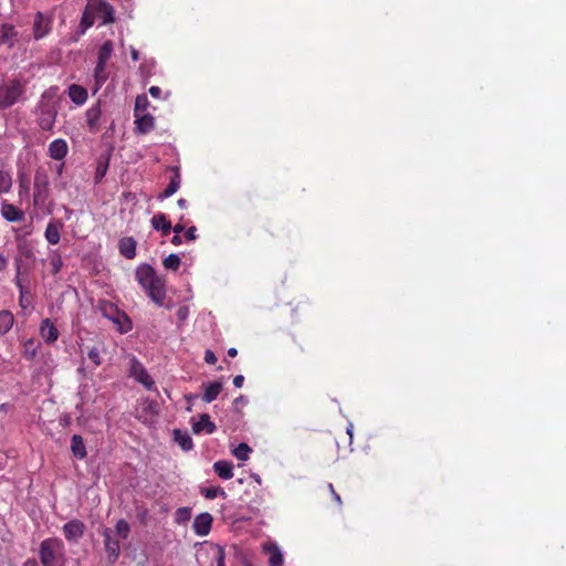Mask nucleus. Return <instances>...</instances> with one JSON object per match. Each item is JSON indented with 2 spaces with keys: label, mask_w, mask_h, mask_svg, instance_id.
I'll use <instances>...</instances> for the list:
<instances>
[{
  "label": "nucleus",
  "mask_w": 566,
  "mask_h": 566,
  "mask_svg": "<svg viewBox=\"0 0 566 566\" xmlns=\"http://www.w3.org/2000/svg\"><path fill=\"white\" fill-rule=\"evenodd\" d=\"M196 231H197V228L196 227H190L188 228L186 231H185V238L187 241H193L197 235H196Z\"/></svg>",
  "instance_id": "09e8293b"
},
{
  "label": "nucleus",
  "mask_w": 566,
  "mask_h": 566,
  "mask_svg": "<svg viewBox=\"0 0 566 566\" xmlns=\"http://www.w3.org/2000/svg\"><path fill=\"white\" fill-rule=\"evenodd\" d=\"M87 96V91L81 85L72 84L69 87V97L76 105H83Z\"/></svg>",
  "instance_id": "b1692460"
},
{
  "label": "nucleus",
  "mask_w": 566,
  "mask_h": 566,
  "mask_svg": "<svg viewBox=\"0 0 566 566\" xmlns=\"http://www.w3.org/2000/svg\"><path fill=\"white\" fill-rule=\"evenodd\" d=\"M107 167H108V164H98L97 168H96V175H95V181L96 182H99L103 177L105 176L106 174V170H107Z\"/></svg>",
  "instance_id": "a18cd8bd"
},
{
  "label": "nucleus",
  "mask_w": 566,
  "mask_h": 566,
  "mask_svg": "<svg viewBox=\"0 0 566 566\" xmlns=\"http://www.w3.org/2000/svg\"><path fill=\"white\" fill-rule=\"evenodd\" d=\"M90 9L95 13V17L101 19L102 24H109L115 22V10L113 6L106 0H88Z\"/></svg>",
  "instance_id": "423d86ee"
},
{
  "label": "nucleus",
  "mask_w": 566,
  "mask_h": 566,
  "mask_svg": "<svg viewBox=\"0 0 566 566\" xmlns=\"http://www.w3.org/2000/svg\"><path fill=\"white\" fill-rule=\"evenodd\" d=\"M129 376L148 390H156L155 381L139 359L133 356L129 359Z\"/></svg>",
  "instance_id": "39448f33"
},
{
  "label": "nucleus",
  "mask_w": 566,
  "mask_h": 566,
  "mask_svg": "<svg viewBox=\"0 0 566 566\" xmlns=\"http://www.w3.org/2000/svg\"><path fill=\"white\" fill-rule=\"evenodd\" d=\"M148 106V99L145 95H138L135 101V114L145 111Z\"/></svg>",
  "instance_id": "37998d69"
},
{
  "label": "nucleus",
  "mask_w": 566,
  "mask_h": 566,
  "mask_svg": "<svg viewBox=\"0 0 566 566\" xmlns=\"http://www.w3.org/2000/svg\"><path fill=\"white\" fill-rule=\"evenodd\" d=\"M50 265L52 268V273L57 274L63 265L62 258L57 252H53L52 256L50 258Z\"/></svg>",
  "instance_id": "a19ab883"
},
{
  "label": "nucleus",
  "mask_w": 566,
  "mask_h": 566,
  "mask_svg": "<svg viewBox=\"0 0 566 566\" xmlns=\"http://www.w3.org/2000/svg\"><path fill=\"white\" fill-rule=\"evenodd\" d=\"M213 469L218 476L223 480H229L233 476V465L230 461H217L213 464Z\"/></svg>",
  "instance_id": "a878e982"
},
{
  "label": "nucleus",
  "mask_w": 566,
  "mask_h": 566,
  "mask_svg": "<svg viewBox=\"0 0 566 566\" xmlns=\"http://www.w3.org/2000/svg\"><path fill=\"white\" fill-rule=\"evenodd\" d=\"M202 494L205 495L206 499L213 500L218 495L224 496L226 492L220 486H212V488H207V489L202 490Z\"/></svg>",
  "instance_id": "ea45409f"
},
{
  "label": "nucleus",
  "mask_w": 566,
  "mask_h": 566,
  "mask_svg": "<svg viewBox=\"0 0 566 566\" xmlns=\"http://www.w3.org/2000/svg\"><path fill=\"white\" fill-rule=\"evenodd\" d=\"M21 252L22 254L25 256V258H31L33 252L30 248H25V249H21Z\"/></svg>",
  "instance_id": "680f3d73"
},
{
  "label": "nucleus",
  "mask_w": 566,
  "mask_h": 566,
  "mask_svg": "<svg viewBox=\"0 0 566 566\" xmlns=\"http://www.w3.org/2000/svg\"><path fill=\"white\" fill-rule=\"evenodd\" d=\"M217 566H226L223 549H219L218 552Z\"/></svg>",
  "instance_id": "864d4df0"
},
{
  "label": "nucleus",
  "mask_w": 566,
  "mask_h": 566,
  "mask_svg": "<svg viewBox=\"0 0 566 566\" xmlns=\"http://www.w3.org/2000/svg\"><path fill=\"white\" fill-rule=\"evenodd\" d=\"M177 205L180 209H186L188 203H187V200L184 199V198H180L178 201H177Z\"/></svg>",
  "instance_id": "052dcab7"
},
{
  "label": "nucleus",
  "mask_w": 566,
  "mask_h": 566,
  "mask_svg": "<svg viewBox=\"0 0 566 566\" xmlns=\"http://www.w3.org/2000/svg\"><path fill=\"white\" fill-rule=\"evenodd\" d=\"M223 385L220 381H213L206 386L205 392L202 395V400L207 403L212 402L217 399V397L222 391Z\"/></svg>",
  "instance_id": "393cba45"
},
{
  "label": "nucleus",
  "mask_w": 566,
  "mask_h": 566,
  "mask_svg": "<svg viewBox=\"0 0 566 566\" xmlns=\"http://www.w3.org/2000/svg\"><path fill=\"white\" fill-rule=\"evenodd\" d=\"M170 170L172 172V176L169 179V185L167 188L158 196L159 200H164L166 198H169L175 192L178 191L181 182V176L178 167H170Z\"/></svg>",
  "instance_id": "9b49d317"
},
{
  "label": "nucleus",
  "mask_w": 566,
  "mask_h": 566,
  "mask_svg": "<svg viewBox=\"0 0 566 566\" xmlns=\"http://www.w3.org/2000/svg\"><path fill=\"white\" fill-rule=\"evenodd\" d=\"M243 382H244V377L242 375H237L234 376L233 378V385L237 387V388H241L243 386Z\"/></svg>",
  "instance_id": "603ef678"
},
{
  "label": "nucleus",
  "mask_w": 566,
  "mask_h": 566,
  "mask_svg": "<svg viewBox=\"0 0 566 566\" xmlns=\"http://www.w3.org/2000/svg\"><path fill=\"white\" fill-rule=\"evenodd\" d=\"M25 83L12 80L0 86V108H8L18 102L24 93Z\"/></svg>",
  "instance_id": "20e7f679"
},
{
  "label": "nucleus",
  "mask_w": 566,
  "mask_h": 566,
  "mask_svg": "<svg viewBox=\"0 0 566 566\" xmlns=\"http://www.w3.org/2000/svg\"><path fill=\"white\" fill-rule=\"evenodd\" d=\"M84 530V523L75 518L64 524L63 534L69 542H77L83 536Z\"/></svg>",
  "instance_id": "0eeeda50"
},
{
  "label": "nucleus",
  "mask_w": 566,
  "mask_h": 566,
  "mask_svg": "<svg viewBox=\"0 0 566 566\" xmlns=\"http://www.w3.org/2000/svg\"><path fill=\"white\" fill-rule=\"evenodd\" d=\"M62 170H63V165H60L59 168H57V174L61 175Z\"/></svg>",
  "instance_id": "69168bd1"
},
{
  "label": "nucleus",
  "mask_w": 566,
  "mask_h": 566,
  "mask_svg": "<svg viewBox=\"0 0 566 566\" xmlns=\"http://www.w3.org/2000/svg\"><path fill=\"white\" fill-rule=\"evenodd\" d=\"M71 451H72V454L78 460H83L86 458L87 451H86V447H85L82 436L74 434L72 437Z\"/></svg>",
  "instance_id": "5701e85b"
},
{
  "label": "nucleus",
  "mask_w": 566,
  "mask_h": 566,
  "mask_svg": "<svg viewBox=\"0 0 566 566\" xmlns=\"http://www.w3.org/2000/svg\"><path fill=\"white\" fill-rule=\"evenodd\" d=\"M87 357L94 364L95 367H98L102 364L101 350L98 347H92L87 352Z\"/></svg>",
  "instance_id": "79ce46f5"
},
{
  "label": "nucleus",
  "mask_w": 566,
  "mask_h": 566,
  "mask_svg": "<svg viewBox=\"0 0 566 566\" xmlns=\"http://www.w3.org/2000/svg\"><path fill=\"white\" fill-rule=\"evenodd\" d=\"M252 452V449L245 442H241L238 444V447L233 450V455L241 461H245L249 459L250 453Z\"/></svg>",
  "instance_id": "72a5a7b5"
},
{
  "label": "nucleus",
  "mask_w": 566,
  "mask_h": 566,
  "mask_svg": "<svg viewBox=\"0 0 566 566\" xmlns=\"http://www.w3.org/2000/svg\"><path fill=\"white\" fill-rule=\"evenodd\" d=\"M244 401V397L243 396H240L238 397L235 400H234V403H240V402H243Z\"/></svg>",
  "instance_id": "0e129e2a"
},
{
  "label": "nucleus",
  "mask_w": 566,
  "mask_h": 566,
  "mask_svg": "<svg viewBox=\"0 0 566 566\" xmlns=\"http://www.w3.org/2000/svg\"><path fill=\"white\" fill-rule=\"evenodd\" d=\"M23 355L28 359H33L36 354L35 343L32 338L24 342Z\"/></svg>",
  "instance_id": "58836bf2"
},
{
  "label": "nucleus",
  "mask_w": 566,
  "mask_h": 566,
  "mask_svg": "<svg viewBox=\"0 0 566 566\" xmlns=\"http://www.w3.org/2000/svg\"><path fill=\"white\" fill-rule=\"evenodd\" d=\"M95 13L90 9V2L87 3L82 18L80 25L82 28V31L85 32L88 28H91L94 24Z\"/></svg>",
  "instance_id": "473e14b6"
},
{
  "label": "nucleus",
  "mask_w": 566,
  "mask_h": 566,
  "mask_svg": "<svg viewBox=\"0 0 566 566\" xmlns=\"http://www.w3.org/2000/svg\"><path fill=\"white\" fill-rule=\"evenodd\" d=\"M106 69H103L99 71L98 69V63L96 64L95 66V70H94V75H95V81L97 84H103L106 78H107V75H106V72H105Z\"/></svg>",
  "instance_id": "c03bdc74"
},
{
  "label": "nucleus",
  "mask_w": 566,
  "mask_h": 566,
  "mask_svg": "<svg viewBox=\"0 0 566 566\" xmlns=\"http://www.w3.org/2000/svg\"><path fill=\"white\" fill-rule=\"evenodd\" d=\"M50 180L45 168L39 167L34 174L33 184V203L34 206H44L50 196Z\"/></svg>",
  "instance_id": "7ed1b4c3"
},
{
  "label": "nucleus",
  "mask_w": 566,
  "mask_h": 566,
  "mask_svg": "<svg viewBox=\"0 0 566 566\" xmlns=\"http://www.w3.org/2000/svg\"><path fill=\"white\" fill-rule=\"evenodd\" d=\"M56 117V111L51 105H44L40 109V115L38 118L39 127L42 130H51L53 128L54 122Z\"/></svg>",
  "instance_id": "1a4fd4ad"
},
{
  "label": "nucleus",
  "mask_w": 566,
  "mask_h": 566,
  "mask_svg": "<svg viewBox=\"0 0 566 566\" xmlns=\"http://www.w3.org/2000/svg\"><path fill=\"white\" fill-rule=\"evenodd\" d=\"M22 566H39V564L35 559L29 558L22 564Z\"/></svg>",
  "instance_id": "bf43d9fd"
},
{
  "label": "nucleus",
  "mask_w": 566,
  "mask_h": 566,
  "mask_svg": "<svg viewBox=\"0 0 566 566\" xmlns=\"http://www.w3.org/2000/svg\"><path fill=\"white\" fill-rule=\"evenodd\" d=\"M216 424L210 420V416L208 413H201L199 416V420L192 423L193 433L198 434L202 431L211 434L216 431Z\"/></svg>",
  "instance_id": "a211bd4d"
},
{
  "label": "nucleus",
  "mask_w": 566,
  "mask_h": 566,
  "mask_svg": "<svg viewBox=\"0 0 566 566\" xmlns=\"http://www.w3.org/2000/svg\"><path fill=\"white\" fill-rule=\"evenodd\" d=\"M1 214L9 222H19L24 220V212L7 201L1 205Z\"/></svg>",
  "instance_id": "4468645a"
},
{
  "label": "nucleus",
  "mask_w": 566,
  "mask_h": 566,
  "mask_svg": "<svg viewBox=\"0 0 566 566\" xmlns=\"http://www.w3.org/2000/svg\"><path fill=\"white\" fill-rule=\"evenodd\" d=\"M13 179L9 170L0 169V195L10 192Z\"/></svg>",
  "instance_id": "7c9ffc66"
},
{
  "label": "nucleus",
  "mask_w": 566,
  "mask_h": 566,
  "mask_svg": "<svg viewBox=\"0 0 566 566\" xmlns=\"http://www.w3.org/2000/svg\"><path fill=\"white\" fill-rule=\"evenodd\" d=\"M112 533H113L112 530L106 528L103 532V536H104V545H105V551L107 553V556L111 562H115V560H117V558L119 556L120 545H119L118 539L113 538Z\"/></svg>",
  "instance_id": "6e6552de"
},
{
  "label": "nucleus",
  "mask_w": 566,
  "mask_h": 566,
  "mask_svg": "<svg viewBox=\"0 0 566 566\" xmlns=\"http://www.w3.org/2000/svg\"><path fill=\"white\" fill-rule=\"evenodd\" d=\"M205 361L209 365H213L216 364L217 361V356L214 355V353L210 349H207L205 352Z\"/></svg>",
  "instance_id": "de8ad7c7"
},
{
  "label": "nucleus",
  "mask_w": 566,
  "mask_h": 566,
  "mask_svg": "<svg viewBox=\"0 0 566 566\" xmlns=\"http://www.w3.org/2000/svg\"><path fill=\"white\" fill-rule=\"evenodd\" d=\"M151 226L155 230L161 231L163 237L169 235L172 229L171 222L161 212L153 217Z\"/></svg>",
  "instance_id": "6ab92c4d"
},
{
  "label": "nucleus",
  "mask_w": 566,
  "mask_h": 566,
  "mask_svg": "<svg viewBox=\"0 0 566 566\" xmlns=\"http://www.w3.org/2000/svg\"><path fill=\"white\" fill-rule=\"evenodd\" d=\"M61 224L57 222H49L44 232L45 239L50 244H57L61 238Z\"/></svg>",
  "instance_id": "c85d7f7f"
},
{
  "label": "nucleus",
  "mask_w": 566,
  "mask_h": 566,
  "mask_svg": "<svg viewBox=\"0 0 566 566\" xmlns=\"http://www.w3.org/2000/svg\"><path fill=\"white\" fill-rule=\"evenodd\" d=\"M69 147L64 139L57 138L50 143L49 155L52 159L61 160L67 154Z\"/></svg>",
  "instance_id": "f3484780"
},
{
  "label": "nucleus",
  "mask_w": 566,
  "mask_h": 566,
  "mask_svg": "<svg viewBox=\"0 0 566 566\" xmlns=\"http://www.w3.org/2000/svg\"><path fill=\"white\" fill-rule=\"evenodd\" d=\"M191 518V509L184 506L177 509L175 513V522L177 524H185Z\"/></svg>",
  "instance_id": "f704fd0d"
},
{
  "label": "nucleus",
  "mask_w": 566,
  "mask_h": 566,
  "mask_svg": "<svg viewBox=\"0 0 566 566\" xmlns=\"http://www.w3.org/2000/svg\"><path fill=\"white\" fill-rule=\"evenodd\" d=\"M50 21L44 18L42 12H38L33 22V35L36 40L45 36L50 31Z\"/></svg>",
  "instance_id": "2eb2a0df"
},
{
  "label": "nucleus",
  "mask_w": 566,
  "mask_h": 566,
  "mask_svg": "<svg viewBox=\"0 0 566 566\" xmlns=\"http://www.w3.org/2000/svg\"><path fill=\"white\" fill-rule=\"evenodd\" d=\"M264 552L269 555L270 566H282L284 557L280 547L275 544H269L263 547Z\"/></svg>",
  "instance_id": "aec40b11"
},
{
  "label": "nucleus",
  "mask_w": 566,
  "mask_h": 566,
  "mask_svg": "<svg viewBox=\"0 0 566 566\" xmlns=\"http://www.w3.org/2000/svg\"><path fill=\"white\" fill-rule=\"evenodd\" d=\"M136 241L132 237H125L119 241V252L126 259H134L136 256Z\"/></svg>",
  "instance_id": "412c9836"
},
{
  "label": "nucleus",
  "mask_w": 566,
  "mask_h": 566,
  "mask_svg": "<svg viewBox=\"0 0 566 566\" xmlns=\"http://www.w3.org/2000/svg\"><path fill=\"white\" fill-rule=\"evenodd\" d=\"M17 32L14 27L11 24H2L0 28V45H9L13 44V39L15 38Z\"/></svg>",
  "instance_id": "cd10ccee"
},
{
  "label": "nucleus",
  "mask_w": 566,
  "mask_h": 566,
  "mask_svg": "<svg viewBox=\"0 0 566 566\" xmlns=\"http://www.w3.org/2000/svg\"><path fill=\"white\" fill-rule=\"evenodd\" d=\"M174 440L179 444V447L185 450V451H189L193 448V443H192V439L191 437L180 430V429H175L174 430Z\"/></svg>",
  "instance_id": "bb28decb"
},
{
  "label": "nucleus",
  "mask_w": 566,
  "mask_h": 566,
  "mask_svg": "<svg viewBox=\"0 0 566 566\" xmlns=\"http://www.w3.org/2000/svg\"><path fill=\"white\" fill-rule=\"evenodd\" d=\"M114 45L111 40L105 41L98 50L97 63L99 71L106 69V63L111 59Z\"/></svg>",
  "instance_id": "4be33fe9"
},
{
  "label": "nucleus",
  "mask_w": 566,
  "mask_h": 566,
  "mask_svg": "<svg viewBox=\"0 0 566 566\" xmlns=\"http://www.w3.org/2000/svg\"><path fill=\"white\" fill-rule=\"evenodd\" d=\"M40 335L46 344H53L59 338V331L50 318H45L40 325Z\"/></svg>",
  "instance_id": "f8f14e48"
},
{
  "label": "nucleus",
  "mask_w": 566,
  "mask_h": 566,
  "mask_svg": "<svg viewBox=\"0 0 566 566\" xmlns=\"http://www.w3.org/2000/svg\"><path fill=\"white\" fill-rule=\"evenodd\" d=\"M130 57L135 62L139 60V53L135 48L130 49Z\"/></svg>",
  "instance_id": "13d9d810"
},
{
  "label": "nucleus",
  "mask_w": 566,
  "mask_h": 566,
  "mask_svg": "<svg viewBox=\"0 0 566 566\" xmlns=\"http://www.w3.org/2000/svg\"><path fill=\"white\" fill-rule=\"evenodd\" d=\"M14 317L10 311H0V335L7 334L13 326Z\"/></svg>",
  "instance_id": "c756f323"
},
{
  "label": "nucleus",
  "mask_w": 566,
  "mask_h": 566,
  "mask_svg": "<svg viewBox=\"0 0 566 566\" xmlns=\"http://www.w3.org/2000/svg\"><path fill=\"white\" fill-rule=\"evenodd\" d=\"M170 242L174 245H179L182 243V239H181L180 234L175 233V235L171 238Z\"/></svg>",
  "instance_id": "4d7b16f0"
},
{
  "label": "nucleus",
  "mask_w": 566,
  "mask_h": 566,
  "mask_svg": "<svg viewBox=\"0 0 566 566\" xmlns=\"http://www.w3.org/2000/svg\"><path fill=\"white\" fill-rule=\"evenodd\" d=\"M148 92L155 98H159L161 95V88L159 86H150Z\"/></svg>",
  "instance_id": "3c124183"
},
{
  "label": "nucleus",
  "mask_w": 566,
  "mask_h": 566,
  "mask_svg": "<svg viewBox=\"0 0 566 566\" xmlns=\"http://www.w3.org/2000/svg\"><path fill=\"white\" fill-rule=\"evenodd\" d=\"M135 277L147 295L161 306L166 298L165 282L156 275L154 268L146 263L140 264L136 269Z\"/></svg>",
  "instance_id": "f257e3e1"
},
{
  "label": "nucleus",
  "mask_w": 566,
  "mask_h": 566,
  "mask_svg": "<svg viewBox=\"0 0 566 566\" xmlns=\"http://www.w3.org/2000/svg\"><path fill=\"white\" fill-rule=\"evenodd\" d=\"M328 490L331 491L332 493V496L333 499L335 500V502L338 504V505H342V499L339 496V494L335 491L334 486L332 483L328 484Z\"/></svg>",
  "instance_id": "8fccbe9b"
},
{
  "label": "nucleus",
  "mask_w": 566,
  "mask_h": 566,
  "mask_svg": "<svg viewBox=\"0 0 566 566\" xmlns=\"http://www.w3.org/2000/svg\"><path fill=\"white\" fill-rule=\"evenodd\" d=\"M102 115L99 103L91 106L86 111V123L90 132L96 133L99 129V118Z\"/></svg>",
  "instance_id": "dca6fc26"
},
{
  "label": "nucleus",
  "mask_w": 566,
  "mask_h": 566,
  "mask_svg": "<svg viewBox=\"0 0 566 566\" xmlns=\"http://www.w3.org/2000/svg\"><path fill=\"white\" fill-rule=\"evenodd\" d=\"M189 316V307L186 305L180 306L177 310V318L179 322H185Z\"/></svg>",
  "instance_id": "49530a36"
},
{
  "label": "nucleus",
  "mask_w": 566,
  "mask_h": 566,
  "mask_svg": "<svg viewBox=\"0 0 566 566\" xmlns=\"http://www.w3.org/2000/svg\"><path fill=\"white\" fill-rule=\"evenodd\" d=\"M212 515L210 513H201L193 520L192 528L198 536H206L210 533L212 525Z\"/></svg>",
  "instance_id": "9d476101"
},
{
  "label": "nucleus",
  "mask_w": 566,
  "mask_h": 566,
  "mask_svg": "<svg viewBox=\"0 0 566 566\" xmlns=\"http://www.w3.org/2000/svg\"><path fill=\"white\" fill-rule=\"evenodd\" d=\"M115 533L122 539H126L130 533V526L125 520H119L115 526Z\"/></svg>",
  "instance_id": "c9c22d12"
},
{
  "label": "nucleus",
  "mask_w": 566,
  "mask_h": 566,
  "mask_svg": "<svg viewBox=\"0 0 566 566\" xmlns=\"http://www.w3.org/2000/svg\"><path fill=\"white\" fill-rule=\"evenodd\" d=\"M39 557L42 566H63L64 545L59 538H46L41 542Z\"/></svg>",
  "instance_id": "f03ea898"
},
{
  "label": "nucleus",
  "mask_w": 566,
  "mask_h": 566,
  "mask_svg": "<svg viewBox=\"0 0 566 566\" xmlns=\"http://www.w3.org/2000/svg\"><path fill=\"white\" fill-rule=\"evenodd\" d=\"M8 266V258L0 253V271Z\"/></svg>",
  "instance_id": "5fc2aeb1"
},
{
  "label": "nucleus",
  "mask_w": 566,
  "mask_h": 566,
  "mask_svg": "<svg viewBox=\"0 0 566 566\" xmlns=\"http://www.w3.org/2000/svg\"><path fill=\"white\" fill-rule=\"evenodd\" d=\"M163 264L167 270L177 271L180 266V258L177 254L171 253L164 259Z\"/></svg>",
  "instance_id": "e433bc0d"
},
{
  "label": "nucleus",
  "mask_w": 566,
  "mask_h": 566,
  "mask_svg": "<svg viewBox=\"0 0 566 566\" xmlns=\"http://www.w3.org/2000/svg\"><path fill=\"white\" fill-rule=\"evenodd\" d=\"M228 355H229L230 357H235V356L238 355V350H237V348H234V347L229 348V349H228Z\"/></svg>",
  "instance_id": "e2e57ef3"
},
{
  "label": "nucleus",
  "mask_w": 566,
  "mask_h": 566,
  "mask_svg": "<svg viewBox=\"0 0 566 566\" xmlns=\"http://www.w3.org/2000/svg\"><path fill=\"white\" fill-rule=\"evenodd\" d=\"M14 283H15L17 287L19 289V292H20L19 304H20V306L22 308H27L28 305H29V302L25 300V294L28 293V291L22 285V282H21V279H20V263H19L18 260H17V276L14 279Z\"/></svg>",
  "instance_id": "2f4dec72"
},
{
  "label": "nucleus",
  "mask_w": 566,
  "mask_h": 566,
  "mask_svg": "<svg viewBox=\"0 0 566 566\" xmlns=\"http://www.w3.org/2000/svg\"><path fill=\"white\" fill-rule=\"evenodd\" d=\"M171 230H174L175 233L180 234L181 232L185 231V224L178 222L175 227H172Z\"/></svg>",
  "instance_id": "6e6d98bb"
},
{
  "label": "nucleus",
  "mask_w": 566,
  "mask_h": 566,
  "mask_svg": "<svg viewBox=\"0 0 566 566\" xmlns=\"http://www.w3.org/2000/svg\"><path fill=\"white\" fill-rule=\"evenodd\" d=\"M19 197H29L30 193V181L29 179L23 175H19Z\"/></svg>",
  "instance_id": "4c0bfd02"
},
{
  "label": "nucleus",
  "mask_w": 566,
  "mask_h": 566,
  "mask_svg": "<svg viewBox=\"0 0 566 566\" xmlns=\"http://www.w3.org/2000/svg\"><path fill=\"white\" fill-rule=\"evenodd\" d=\"M135 133L145 135L155 127V118L150 114H135Z\"/></svg>",
  "instance_id": "ddd939ff"
}]
</instances>
